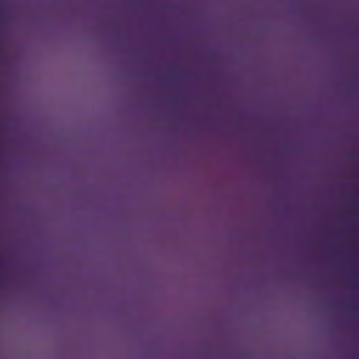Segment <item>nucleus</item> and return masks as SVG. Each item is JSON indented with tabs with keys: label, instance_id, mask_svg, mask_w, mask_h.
Returning a JSON list of instances; mask_svg holds the SVG:
<instances>
[{
	"label": "nucleus",
	"instance_id": "obj_1",
	"mask_svg": "<svg viewBox=\"0 0 359 359\" xmlns=\"http://www.w3.org/2000/svg\"><path fill=\"white\" fill-rule=\"evenodd\" d=\"M349 309L351 311H354V312H355L358 310V308L355 306H352Z\"/></svg>",
	"mask_w": 359,
	"mask_h": 359
},
{
	"label": "nucleus",
	"instance_id": "obj_2",
	"mask_svg": "<svg viewBox=\"0 0 359 359\" xmlns=\"http://www.w3.org/2000/svg\"><path fill=\"white\" fill-rule=\"evenodd\" d=\"M171 77H172L173 79H175V80L177 79V76H176V74H172V75H171Z\"/></svg>",
	"mask_w": 359,
	"mask_h": 359
}]
</instances>
